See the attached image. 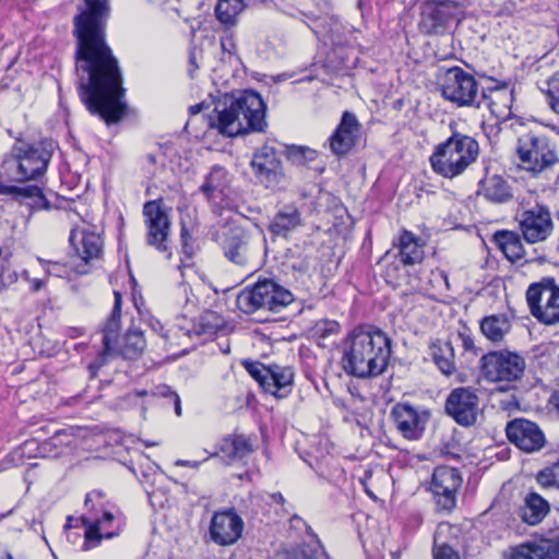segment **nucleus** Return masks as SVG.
Returning <instances> with one entry per match:
<instances>
[{
    "instance_id": "obj_55",
    "label": "nucleus",
    "mask_w": 559,
    "mask_h": 559,
    "mask_svg": "<svg viewBox=\"0 0 559 559\" xmlns=\"http://www.w3.org/2000/svg\"><path fill=\"white\" fill-rule=\"evenodd\" d=\"M31 283H32V290L33 292L40 290L44 287V285H45L44 281L38 280V278L32 280Z\"/></svg>"
},
{
    "instance_id": "obj_29",
    "label": "nucleus",
    "mask_w": 559,
    "mask_h": 559,
    "mask_svg": "<svg viewBox=\"0 0 559 559\" xmlns=\"http://www.w3.org/2000/svg\"><path fill=\"white\" fill-rule=\"evenodd\" d=\"M229 185L228 173L221 166H214L201 186V191L209 201L222 199Z\"/></svg>"
},
{
    "instance_id": "obj_54",
    "label": "nucleus",
    "mask_w": 559,
    "mask_h": 559,
    "mask_svg": "<svg viewBox=\"0 0 559 559\" xmlns=\"http://www.w3.org/2000/svg\"><path fill=\"white\" fill-rule=\"evenodd\" d=\"M201 462L199 461H186V460H177L176 465L177 466H185L190 468H199Z\"/></svg>"
},
{
    "instance_id": "obj_32",
    "label": "nucleus",
    "mask_w": 559,
    "mask_h": 559,
    "mask_svg": "<svg viewBox=\"0 0 559 559\" xmlns=\"http://www.w3.org/2000/svg\"><path fill=\"white\" fill-rule=\"evenodd\" d=\"M306 532L308 542L288 549L286 551L287 559H322L326 557L320 539L312 533L310 526H307Z\"/></svg>"
},
{
    "instance_id": "obj_19",
    "label": "nucleus",
    "mask_w": 559,
    "mask_h": 559,
    "mask_svg": "<svg viewBox=\"0 0 559 559\" xmlns=\"http://www.w3.org/2000/svg\"><path fill=\"white\" fill-rule=\"evenodd\" d=\"M251 166L257 179L266 188H274L281 183L283 168L273 147L264 145L259 148L253 154Z\"/></svg>"
},
{
    "instance_id": "obj_36",
    "label": "nucleus",
    "mask_w": 559,
    "mask_h": 559,
    "mask_svg": "<svg viewBox=\"0 0 559 559\" xmlns=\"http://www.w3.org/2000/svg\"><path fill=\"white\" fill-rule=\"evenodd\" d=\"M146 346L143 333L139 330H130L123 337V343L119 347L120 354L126 359H135Z\"/></svg>"
},
{
    "instance_id": "obj_35",
    "label": "nucleus",
    "mask_w": 559,
    "mask_h": 559,
    "mask_svg": "<svg viewBox=\"0 0 559 559\" xmlns=\"http://www.w3.org/2000/svg\"><path fill=\"white\" fill-rule=\"evenodd\" d=\"M510 321L504 316H489L481 320V333L491 342H500L510 331Z\"/></svg>"
},
{
    "instance_id": "obj_9",
    "label": "nucleus",
    "mask_w": 559,
    "mask_h": 559,
    "mask_svg": "<svg viewBox=\"0 0 559 559\" xmlns=\"http://www.w3.org/2000/svg\"><path fill=\"white\" fill-rule=\"evenodd\" d=\"M516 155L521 167L527 171L539 174L558 162L555 150L544 135L526 133L518 139Z\"/></svg>"
},
{
    "instance_id": "obj_49",
    "label": "nucleus",
    "mask_w": 559,
    "mask_h": 559,
    "mask_svg": "<svg viewBox=\"0 0 559 559\" xmlns=\"http://www.w3.org/2000/svg\"><path fill=\"white\" fill-rule=\"evenodd\" d=\"M31 190H24V187L7 185L0 181V195H11L16 201H22V195Z\"/></svg>"
},
{
    "instance_id": "obj_13",
    "label": "nucleus",
    "mask_w": 559,
    "mask_h": 559,
    "mask_svg": "<svg viewBox=\"0 0 559 559\" xmlns=\"http://www.w3.org/2000/svg\"><path fill=\"white\" fill-rule=\"evenodd\" d=\"M516 219L522 236L528 243L545 241L554 229L550 210L544 204L536 203L523 209Z\"/></svg>"
},
{
    "instance_id": "obj_40",
    "label": "nucleus",
    "mask_w": 559,
    "mask_h": 559,
    "mask_svg": "<svg viewBox=\"0 0 559 559\" xmlns=\"http://www.w3.org/2000/svg\"><path fill=\"white\" fill-rule=\"evenodd\" d=\"M24 190H32V192H25L22 195V200L31 199L32 203L29 204L33 210H49L50 202L44 195L41 189L37 186H27L24 187Z\"/></svg>"
},
{
    "instance_id": "obj_30",
    "label": "nucleus",
    "mask_w": 559,
    "mask_h": 559,
    "mask_svg": "<svg viewBox=\"0 0 559 559\" xmlns=\"http://www.w3.org/2000/svg\"><path fill=\"white\" fill-rule=\"evenodd\" d=\"M430 355L440 371L447 376L455 372L454 347L452 341L437 340L430 345Z\"/></svg>"
},
{
    "instance_id": "obj_44",
    "label": "nucleus",
    "mask_w": 559,
    "mask_h": 559,
    "mask_svg": "<svg viewBox=\"0 0 559 559\" xmlns=\"http://www.w3.org/2000/svg\"><path fill=\"white\" fill-rule=\"evenodd\" d=\"M210 524H243V521L234 508H227L215 512Z\"/></svg>"
},
{
    "instance_id": "obj_28",
    "label": "nucleus",
    "mask_w": 559,
    "mask_h": 559,
    "mask_svg": "<svg viewBox=\"0 0 559 559\" xmlns=\"http://www.w3.org/2000/svg\"><path fill=\"white\" fill-rule=\"evenodd\" d=\"M399 257L404 265H414L424 259L419 238L408 230H403L399 239Z\"/></svg>"
},
{
    "instance_id": "obj_14",
    "label": "nucleus",
    "mask_w": 559,
    "mask_h": 559,
    "mask_svg": "<svg viewBox=\"0 0 559 559\" xmlns=\"http://www.w3.org/2000/svg\"><path fill=\"white\" fill-rule=\"evenodd\" d=\"M445 412L463 427L473 426L479 413L477 390L471 386L453 389L445 401Z\"/></svg>"
},
{
    "instance_id": "obj_51",
    "label": "nucleus",
    "mask_w": 559,
    "mask_h": 559,
    "mask_svg": "<svg viewBox=\"0 0 559 559\" xmlns=\"http://www.w3.org/2000/svg\"><path fill=\"white\" fill-rule=\"evenodd\" d=\"M335 29H331L330 32L323 33L322 38L325 45L340 46L343 44L342 39L336 35L338 29V24H334Z\"/></svg>"
},
{
    "instance_id": "obj_26",
    "label": "nucleus",
    "mask_w": 559,
    "mask_h": 559,
    "mask_svg": "<svg viewBox=\"0 0 559 559\" xmlns=\"http://www.w3.org/2000/svg\"><path fill=\"white\" fill-rule=\"evenodd\" d=\"M293 380L294 371L292 368L273 365L270 366V371L262 389L265 393L283 399L290 393Z\"/></svg>"
},
{
    "instance_id": "obj_23",
    "label": "nucleus",
    "mask_w": 559,
    "mask_h": 559,
    "mask_svg": "<svg viewBox=\"0 0 559 559\" xmlns=\"http://www.w3.org/2000/svg\"><path fill=\"white\" fill-rule=\"evenodd\" d=\"M70 242L76 254L86 263L98 259L103 252V239L99 233L91 228H73Z\"/></svg>"
},
{
    "instance_id": "obj_22",
    "label": "nucleus",
    "mask_w": 559,
    "mask_h": 559,
    "mask_svg": "<svg viewBox=\"0 0 559 559\" xmlns=\"http://www.w3.org/2000/svg\"><path fill=\"white\" fill-rule=\"evenodd\" d=\"M513 91L507 85H496L483 91L477 108L486 107L497 119L506 121L512 116Z\"/></svg>"
},
{
    "instance_id": "obj_12",
    "label": "nucleus",
    "mask_w": 559,
    "mask_h": 559,
    "mask_svg": "<svg viewBox=\"0 0 559 559\" xmlns=\"http://www.w3.org/2000/svg\"><path fill=\"white\" fill-rule=\"evenodd\" d=\"M462 483V476L456 468L449 466L435 468L430 489L438 511L450 513L456 507V495Z\"/></svg>"
},
{
    "instance_id": "obj_61",
    "label": "nucleus",
    "mask_w": 559,
    "mask_h": 559,
    "mask_svg": "<svg viewBox=\"0 0 559 559\" xmlns=\"http://www.w3.org/2000/svg\"><path fill=\"white\" fill-rule=\"evenodd\" d=\"M144 444L146 447H153V445H157L158 443L157 442H151V441H144Z\"/></svg>"
},
{
    "instance_id": "obj_2",
    "label": "nucleus",
    "mask_w": 559,
    "mask_h": 559,
    "mask_svg": "<svg viewBox=\"0 0 559 559\" xmlns=\"http://www.w3.org/2000/svg\"><path fill=\"white\" fill-rule=\"evenodd\" d=\"M391 341L382 331L358 326L348 335L342 357L343 370L357 378L380 376L391 357Z\"/></svg>"
},
{
    "instance_id": "obj_52",
    "label": "nucleus",
    "mask_w": 559,
    "mask_h": 559,
    "mask_svg": "<svg viewBox=\"0 0 559 559\" xmlns=\"http://www.w3.org/2000/svg\"><path fill=\"white\" fill-rule=\"evenodd\" d=\"M47 273L49 275L62 277L64 270H63V266H61L60 264L49 262L48 267H47Z\"/></svg>"
},
{
    "instance_id": "obj_5",
    "label": "nucleus",
    "mask_w": 559,
    "mask_h": 559,
    "mask_svg": "<svg viewBox=\"0 0 559 559\" xmlns=\"http://www.w3.org/2000/svg\"><path fill=\"white\" fill-rule=\"evenodd\" d=\"M53 148L52 142L27 143L17 139L7 160L16 168V181L25 182L44 176L52 157Z\"/></svg>"
},
{
    "instance_id": "obj_10",
    "label": "nucleus",
    "mask_w": 559,
    "mask_h": 559,
    "mask_svg": "<svg viewBox=\"0 0 559 559\" xmlns=\"http://www.w3.org/2000/svg\"><path fill=\"white\" fill-rule=\"evenodd\" d=\"M526 300L532 316L540 323H559V286L554 278H544L530 285Z\"/></svg>"
},
{
    "instance_id": "obj_37",
    "label": "nucleus",
    "mask_w": 559,
    "mask_h": 559,
    "mask_svg": "<svg viewBox=\"0 0 559 559\" xmlns=\"http://www.w3.org/2000/svg\"><path fill=\"white\" fill-rule=\"evenodd\" d=\"M241 10V0H218L215 7V15L221 23L231 25Z\"/></svg>"
},
{
    "instance_id": "obj_16",
    "label": "nucleus",
    "mask_w": 559,
    "mask_h": 559,
    "mask_svg": "<svg viewBox=\"0 0 559 559\" xmlns=\"http://www.w3.org/2000/svg\"><path fill=\"white\" fill-rule=\"evenodd\" d=\"M508 440L525 453H535L546 445V437L540 427L528 419L515 418L506 426Z\"/></svg>"
},
{
    "instance_id": "obj_1",
    "label": "nucleus",
    "mask_w": 559,
    "mask_h": 559,
    "mask_svg": "<svg viewBox=\"0 0 559 559\" xmlns=\"http://www.w3.org/2000/svg\"><path fill=\"white\" fill-rule=\"evenodd\" d=\"M85 7L74 17L76 71L80 78L79 95L86 109L107 123L117 122L124 114L126 105L122 75L117 59L105 43L106 0H84Z\"/></svg>"
},
{
    "instance_id": "obj_34",
    "label": "nucleus",
    "mask_w": 559,
    "mask_h": 559,
    "mask_svg": "<svg viewBox=\"0 0 559 559\" xmlns=\"http://www.w3.org/2000/svg\"><path fill=\"white\" fill-rule=\"evenodd\" d=\"M495 242L510 261L524 257V248L520 236L510 230H499L493 236Z\"/></svg>"
},
{
    "instance_id": "obj_25",
    "label": "nucleus",
    "mask_w": 559,
    "mask_h": 559,
    "mask_svg": "<svg viewBox=\"0 0 559 559\" xmlns=\"http://www.w3.org/2000/svg\"><path fill=\"white\" fill-rule=\"evenodd\" d=\"M477 193L498 204L507 203L513 197L510 185L502 176L489 174L479 181Z\"/></svg>"
},
{
    "instance_id": "obj_24",
    "label": "nucleus",
    "mask_w": 559,
    "mask_h": 559,
    "mask_svg": "<svg viewBox=\"0 0 559 559\" xmlns=\"http://www.w3.org/2000/svg\"><path fill=\"white\" fill-rule=\"evenodd\" d=\"M359 123L356 116L345 111L334 133L330 136V147L337 156L347 154L355 144Z\"/></svg>"
},
{
    "instance_id": "obj_57",
    "label": "nucleus",
    "mask_w": 559,
    "mask_h": 559,
    "mask_svg": "<svg viewBox=\"0 0 559 559\" xmlns=\"http://www.w3.org/2000/svg\"><path fill=\"white\" fill-rule=\"evenodd\" d=\"M145 159L146 162L150 164V165H156L157 160H156V156L154 154H147L145 156Z\"/></svg>"
},
{
    "instance_id": "obj_39",
    "label": "nucleus",
    "mask_w": 559,
    "mask_h": 559,
    "mask_svg": "<svg viewBox=\"0 0 559 559\" xmlns=\"http://www.w3.org/2000/svg\"><path fill=\"white\" fill-rule=\"evenodd\" d=\"M119 530L114 532H103L100 531V526H85L84 532V544L82 549L83 550H90L95 547H97L103 538H112L115 536H118Z\"/></svg>"
},
{
    "instance_id": "obj_4",
    "label": "nucleus",
    "mask_w": 559,
    "mask_h": 559,
    "mask_svg": "<svg viewBox=\"0 0 559 559\" xmlns=\"http://www.w3.org/2000/svg\"><path fill=\"white\" fill-rule=\"evenodd\" d=\"M479 155L478 142L467 134L454 131L439 143L429 157L432 170L447 179L461 176Z\"/></svg>"
},
{
    "instance_id": "obj_7",
    "label": "nucleus",
    "mask_w": 559,
    "mask_h": 559,
    "mask_svg": "<svg viewBox=\"0 0 559 559\" xmlns=\"http://www.w3.org/2000/svg\"><path fill=\"white\" fill-rule=\"evenodd\" d=\"M469 4V0H425L420 12L421 32L427 35L447 33L464 17Z\"/></svg>"
},
{
    "instance_id": "obj_8",
    "label": "nucleus",
    "mask_w": 559,
    "mask_h": 559,
    "mask_svg": "<svg viewBox=\"0 0 559 559\" xmlns=\"http://www.w3.org/2000/svg\"><path fill=\"white\" fill-rule=\"evenodd\" d=\"M524 369V358L510 350H492L479 359L480 374L489 382L515 381L523 376Z\"/></svg>"
},
{
    "instance_id": "obj_62",
    "label": "nucleus",
    "mask_w": 559,
    "mask_h": 559,
    "mask_svg": "<svg viewBox=\"0 0 559 559\" xmlns=\"http://www.w3.org/2000/svg\"><path fill=\"white\" fill-rule=\"evenodd\" d=\"M146 394H147L146 391H138L136 392V395H139V396H143V395H146Z\"/></svg>"
},
{
    "instance_id": "obj_63",
    "label": "nucleus",
    "mask_w": 559,
    "mask_h": 559,
    "mask_svg": "<svg viewBox=\"0 0 559 559\" xmlns=\"http://www.w3.org/2000/svg\"><path fill=\"white\" fill-rule=\"evenodd\" d=\"M556 405H557V408L559 411V392L556 395Z\"/></svg>"
},
{
    "instance_id": "obj_15",
    "label": "nucleus",
    "mask_w": 559,
    "mask_h": 559,
    "mask_svg": "<svg viewBox=\"0 0 559 559\" xmlns=\"http://www.w3.org/2000/svg\"><path fill=\"white\" fill-rule=\"evenodd\" d=\"M143 216L147 231V243L160 252H166L168 249L167 241L170 231V221L162 205V200L146 202L143 206Z\"/></svg>"
},
{
    "instance_id": "obj_56",
    "label": "nucleus",
    "mask_w": 559,
    "mask_h": 559,
    "mask_svg": "<svg viewBox=\"0 0 559 559\" xmlns=\"http://www.w3.org/2000/svg\"><path fill=\"white\" fill-rule=\"evenodd\" d=\"M271 498H272V501H273L274 503L278 504V506H283V504H284V502H285L284 497H283V496H282V493H280V492L273 493V495L271 496Z\"/></svg>"
},
{
    "instance_id": "obj_33",
    "label": "nucleus",
    "mask_w": 559,
    "mask_h": 559,
    "mask_svg": "<svg viewBox=\"0 0 559 559\" xmlns=\"http://www.w3.org/2000/svg\"><path fill=\"white\" fill-rule=\"evenodd\" d=\"M549 512V503L540 495L530 492L522 508V519L526 524H539Z\"/></svg>"
},
{
    "instance_id": "obj_42",
    "label": "nucleus",
    "mask_w": 559,
    "mask_h": 559,
    "mask_svg": "<svg viewBox=\"0 0 559 559\" xmlns=\"http://www.w3.org/2000/svg\"><path fill=\"white\" fill-rule=\"evenodd\" d=\"M17 280V273L11 269L8 258H5L0 262V293L5 292Z\"/></svg>"
},
{
    "instance_id": "obj_17",
    "label": "nucleus",
    "mask_w": 559,
    "mask_h": 559,
    "mask_svg": "<svg viewBox=\"0 0 559 559\" xmlns=\"http://www.w3.org/2000/svg\"><path fill=\"white\" fill-rule=\"evenodd\" d=\"M224 255L231 263L253 269L255 252L250 245V235L240 227L229 228L222 242Z\"/></svg>"
},
{
    "instance_id": "obj_11",
    "label": "nucleus",
    "mask_w": 559,
    "mask_h": 559,
    "mask_svg": "<svg viewBox=\"0 0 559 559\" xmlns=\"http://www.w3.org/2000/svg\"><path fill=\"white\" fill-rule=\"evenodd\" d=\"M440 91L445 99L460 107H476L479 98L475 78L459 67L447 70L440 84Z\"/></svg>"
},
{
    "instance_id": "obj_47",
    "label": "nucleus",
    "mask_w": 559,
    "mask_h": 559,
    "mask_svg": "<svg viewBox=\"0 0 559 559\" xmlns=\"http://www.w3.org/2000/svg\"><path fill=\"white\" fill-rule=\"evenodd\" d=\"M439 533L435 534L433 558L435 559H460L459 555L448 545L438 546Z\"/></svg>"
},
{
    "instance_id": "obj_43",
    "label": "nucleus",
    "mask_w": 559,
    "mask_h": 559,
    "mask_svg": "<svg viewBox=\"0 0 559 559\" xmlns=\"http://www.w3.org/2000/svg\"><path fill=\"white\" fill-rule=\"evenodd\" d=\"M546 94L551 109L559 114V70L555 72L547 81Z\"/></svg>"
},
{
    "instance_id": "obj_58",
    "label": "nucleus",
    "mask_w": 559,
    "mask_h": 559,
    "mask_svg": "<svg viewBox=\"0 0 559 559\" xmlns=\"http://www.w3.org/2000/svg\"><path fill=\"white\" fill-rule=\"evenodd\" d=\"M202 107H203L202 104L191 106L190 111H191V114H198L201 111Z\"/></svg>"
},
{
    "instance_id": "obj_21",
    "label": "nucleus",
    "mask_w": 559,
    "mask_h": 559,
    "mask_svg": "<svg viewBox=\"0 0 559 559\" xmlns=\"http://www.w3.org/2000/svg\"><path fill=\"white\" fill-rule=\"evenodd\" d=\"M396 429L408 440H418L425 430L427 416L408 403L396 404L391 412Z\"/></svg>"
},
{
    "instance_id": "obj_59",
    "label": "nucleus",
    "mask_w": 559,
    "mask_h": 559,
    "mask_svg": "<svg viewBox=\"0 0 559 559\" xmlns=\"http://www.w3.org/2000/svg\"><path fill=\"white\" fill-rule=\"evenodd\" d=\"M181 238H182V241H183V246L185 248L188 246L187 243V239H188V231L186 228H182L181 230Z\"/></svg>"
},
{
    "instance_id": "obj_53",
    "label": "nucleus",
    "mask_w": 559,
    "mask_h": 559,
    "mask_svg": "<svg viewBox=\"0 0 559 559\" xmlns=\"http://www.w3.org/2000/svg\"><path fill=\"white\" fill-rule=\"evenodd\" d=\"M322 324H324V328H321L320 324L318 328L319 330H324V334L336 333L340 328L338 323L335 321H324Z\"/></svg>"
},
{
    "instance_id": "obj_38",
    "label": "nucleus",
    "mask_w": 559,
    "mask_h": 559,
    "mask_svg": "<svg viewBox=\"0 0 559 559\" xmlns=\"http://www.w3.org/2000/svg\"><path fill=\"white\" fill-rule=\"evenodd\" d=\"M242 527L243 526H210V537L214 543L221 546H228L240 538Z\"/></svg>"
},
{
    "instance_id": "obj_46",
    "label": "nucleus",
    "mask_w": 559,
    "mask_h": 559,
    "mask_svg": "<svg viewBox=\"0 0 559 559\" xmlns=\"http://www.w3.org/2000/svg\"><path fill=\"white\" fill-rule=\"evenodd\" d=\"M154 395H159L165 399H168L170 403H173L175 413L177 416L181 415V402L179 395L171 391V389L167 385H160L156 388V391L153 393Z\"/></svg>"
},
{
    "instance_id": "obj_20",
    "label": "nucleus",
    "mask_w": 559,
    "mask_h": 559,
    "mask_svg": "<svg viewBox=\"0 0 559 559\" xmlns=\"http://www.w3.org/2000/svg\"><path fill=\"white\" fill-rule=\"evenodd\" d=\"M115 304L111 310L109 318L107 319L104 328H103V350L98 354L96 360L90 365V369L93 374L96 373L98 369H100L107 361V359L115 355L116 348L114 344L116 343V335L120 329V318H121V295L119 292H115Z\"/></svg>"
},
{
    "instance_id": "obj_27",
    "label": "nucleus",
    "mask_w": 559,
    "mask_h": 559,
    "mask_svg": "<svg viewBox=\"0 0 559 559\" xmlns=\"http://www.w3.org/2000/svg\"><path fill=\"white\" fill-rule=\"evenodd\" d=\"M301 225V214L295 206H286L278 211L270 222L269 230L275 237L286 238Z\"/></svg>"
},
{
    "instance_id": "obj_18",
    "label": "nucleus",
    "mask_w": 559,
    "mask_h": 559,
    "mask_svg": "<svg viewBox=\"0 0 559 559\" xmlns=\"http://www.w3.org/2000/svg\"><path fill=\"white\" fill-rule=\"evenodd\" d=\"M84 504L86 512L82 514V524H102L103 522H121L124 520L120 509L106 500L102 490H92L86 493Z\"/></svg>"
},
{
    "instance_id": "obj_64",
    "label": "nucleus",
    "mask_w": 559,
    "mask_h": 559,
    "mask_svg": "<svg viewBox=\"0 0 559 559\" xmlns=\"http://www.w3.org/2000/svg\"><path fill=\"white\" fill-rule=\"evenodd\" d=\"M3 559H13V558H12V556H11V555H9V554H8V555H7V557H5V558H3Z\"/></svg>"
},
{
    "instance_id": "obj_45",
    "label": "nucleus",
    "mask_w": 559,
    "mask_h": 559,
    "mask_svg": "<svg viewBox=\"0 0 559 559\" xmlns=\"http://www.w3.org/2000/svg\"><path fill=\"white\" fill-rule=\"evenodd\" d=\"M245 366L250 376L260 384L261 388H263L270 371V367H264L263 365L257 362H246Z\"/></svg>"
},
{
    "instance_id": "obj_3",
    "label": "nucleus",
    "mask_w": 559,
    "mask_h": 559,
    "mask_svg": "<svg viewBox=\"0 0 559 559\" xmlns=\"http://www.w3.org/2000/svg\"><path fill=\"white\" fill-rule=\"evenodd\" d=\"M216 120L212 126L219 133L237 136L248 132H264L266 105L254 91L225 94L215 105Z\"/></svg>"
},
{
    "instance_id": "obj_41",
    "label": "nucleus",
    "mask_w": 559,
    "mask_h": 559,
    "mask_svg": "<svg viewBox=\"0 0 559 559\" xmlns=\"http://www.w3.org/2000/svg\"><path fill=\"white\" fill-rule=\"evenodd\" d=\"M451 341L453 342V346H461L464 353L472 354L473 356L477 355V348L474 344L473 336L466 326L459 330L457 334Z\"/></svg>"
},
{
    "instance_id": "obj_48",
    "label": "nucleus",
    "mask_w": 559,
    "mask_h": 559,
    "mask_svg": "<svg viewBox=\"0 0 559 559\" xmlns=\"http://www.w3.org/2000/svg\"><path fill=\"white\" fill-rule=\"evenodd\" d=\"M289 156L298 163H304L306 160H313L317 152L307 147H293L289 151Z\"/></svg>"
},
{
    "instance_id": "obj_31",
    "label": "nucleus",
    "mask_w": 559,
    "mask_h": 559,
    "mask_svg": "<svg viewBox=\"0 0 559 559\" xmlns=\"http://www.w3.org/2000/svg\"><path fill=\"white\" fill-rule=\"evenodd\" d=\"M219 451L228 463L242 460L248 456L252 451V443L250 438L243 435L228 436L222 440Z\"/></svg>"
},
{
    "instance_id": "obj_60",
    "label": "nucleus",
    "mask_w": 559,
    "mask_h": 559,
    "mask_svg": "<svg viewBox=\"0 0 559 559\" xmlns=\"http://www.w3.org/2000/svg\"><path fill=\"white\" fill-rule=\"evenodd\" d=\"M190 64L193 66V70L197 68L195 58L193 53L190 55Z\"/></svg>"
},
{
    "instance_id": "obj_6",
    "label": "nucleus",
    "mask_w": 559,
    "mask_h": 559,
    "mask_svg": "<svg viewBox=\"0 0 559 559\" xmlns=\"http://www.w3.org/2000/svg\"><path fill=\"white\" fill-rule=\"evenodd\" d=\"M294 300L293 294L273 280L258 281L237 296V307L245 313L260 309L278 312Z\"/></svg>"
},
{
    "instance_id": "obj_50",
    "label": "nucleus",
    "mask_w": 559,
    "mask_h": 559,
    "mask_svg": "<svg viewBox=\"0 0 559 559\" xmlns=\"http://www.w3.org/2000/svg\"><path fill=\"white\" fill-rule=\"evenodd\" d=\"M537 481L544 487H552L557 484V479L552 471L544 469L538 473Z\"/></svg>"
}]
</instances>
